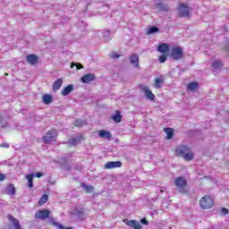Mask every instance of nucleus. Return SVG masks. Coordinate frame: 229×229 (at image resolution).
<instances>
[{
    "mask_svg": "<svg viewBox=\"0 0 229 229\" xmlns=\"http://www.w3.org/2000/svg\"><path fill=\"white\" fill-rule=\"evenodd\" d=\"M114 123H121L123 121V115H121V111L116 110L115 114L111 117Z\"/></svg>",
    "mask_w": 229,
    "mask_h": 229,
    "instance_id": "393cba45",
    "label": "nucleus"
},
{
    "mask_svg": "<svg viewBox=\"0 0 229 229\" xmlns=\"http://www.w3.org/2000/svg\"><path fill=\"white\" fill-rule=\"evenodd\" d=\"M37 178H42V176H44V174L42 172H38L35 174Z\"/></svg>",
    "mask_w": 229,
    "mask_h": 229,
    "instance_id": "4c0bfd02",
    "label": "nucleus"
},
{
    "mask_svg": "<svg viewBox=\"0 0 229 229\" xmlns=\"http://www.w3.org/2000/svg\"><path fill=\"white\" fill-rule=\"evenodd\" d=\"M78 216H79V217H81V219H83V217H85V214H83V212H81V211L78 212Z\"/></svg>",
    "mask_w": 229,
    "mask_h": 229,
    "instance_id": "a19ab883",
    "label": "nucleus"
},
{
    "mask_svg": "<svg viewBox=\"0 0 229 229\" xmlns=\"http://www.w3.org/2000/svg\"><path fill=\"white\" fill-rule=\"evenodd\" d=\"M158 30H159L157 27H150L148 30V35H151V33H157Z\"/></svg>",
    "mask_w": 229,
    "mask_h": 229,
    "instance_id": "72a5a7b5",
    "label": "nucleus"
},
{
    "mask_svg": "<svg viewBox=\"0 0 229 229\" xmlns=\"http://www.w3.org/2000/svg\"><path fill=\"white\" fill-rule=\"evenodd\" d=\"M157 6L160 10V12H169V6L167 4L157 3Z\"/></svg>",
    "mask_w": 229,
    "mask_h": 229,
    "instance_id": "c85d7f7f",
    "label": "nucleus"
},
{
    "mask_svg": "<svg viewBox=\"0 0 229 229\" xmlns=\"http://www.w3.org/2000/svg\"><path fill=\"white\" fill-rule=\"evenodd\" d=\"M49 201V196L47 194H44L38 202V207H42L43 205H46Z\"/></svg>",
    "mask_w": 229,
    "mask_h": 229,
    "instance_id": "bb28decb",
    "label": "nucleus"
},
{
    "mask_svg": "<svg viewBox=\"0 0 229 229\" xmlns=\"http://www.w3.org/2000/svg\"><path fill=\"white\" fill-rule=\"evenodd\" d=\"M131 64L134 65L137 69H140V64H139V55L131 54L130 55Z\"/></svg>",
    "mask_w": 229,
    "mask_h": 229,
    "instance_id": "f8f14e48",
    "label": "nucleus"
},
{
    "mask_svg": "<svg viewBox=\"0 0 229 229\" xmlns=\"http://www.w3.org/2000/svg\"><path fill=\"white\" fill-rule=\"evenodd\" d=\"M211 67H212V69H214L215 71H217V69H221V67H223V61H221L220 59H216V60L213 61V63L211 64Z\"/></svg>",
    "mask_w": 229,
    "mask_h": 229,
    "instance_id": "5701e85b",
    "label": "nucleus"
},
{
    "mask_svg": "<svg viewBox=\"0 0 229 229\" xmlns=\"http://www.w3.org/2000/svg\"><path fill=\"white\" fill-rule=\"evenodd\" d=\"M158 60L160 64H165V61L167 60V54L159 55Z\"/></svg>",
    "mask_w": 229,
    "mask_h": 229,
    "instance_id": "473e14b6",
    "label": "nucleus"
},
{
    "mask_svg": "<svg viewBox=\"0 0 229 229\" xmlns=\"http://www.w3.org/2000/svg\"><path fill=\"white\" fill-rule=\"evenodd\" d=\"M110 57H111V58H114V59H117V58H121V55L115 54V53H112V54L110 55Z\"/></svg>",
    "mask_w": 229,
    "mask_h": 229,
    "instance_id": "c9c22d12",
    "label": "nucleus"
},
{
    "mask_svg": "<svg viewBox=\"0 0 229 229\" xmlns=\"http://www.w3.org/2000/svg\"><path fill=\"white\" fill-rule=\"evenodd\" d=\"M62 85H64V80L57 79L52 86L54 92H57V90H60L62 89Z\"/></svg>",
    "mask_w": 229,
    "mask_h": 229,
    "instance_id": "2eb2a0df",
    "label": "nucleus"
},
{
    "mask_svg": "<svg viewBox=\"0 0 229 229\" xmlns=\"http://www.w3.org/2000/svg\"><path fill=\"white\" fill-rule=\"evenodd\" d=\"M199 88V84L196 81H191L187 85L188 90H191V92L198 90Z\"/></svg>",
    "mask_w": 229,
    "mask_h": 229,
    "instance_id": "b1692460",
    "label": "nucleus"
},
{
    "mask_svg": "<svg viewBox=\"0 0 229 229\" xmlns=\"http://www.w3.org/2000/svg\"><path fill=\"white\" fill-rule=\"evenodd\" d=\"M49 217H51V211L49 209H39L35 214V219L45 221V219H49Z\"/></svg>",
    "mask_w": 229,
    "mask_h": 229,
    "instance_id": "0eeeda50",
    "label": "nucleus"
},
{
    "mask_svg": "<svg viewBox=\"0 0 229 229\" xmlns=\"http://www.w3.org/2000/svg\"><path fill=\"white\" fill-rule=\"evenodd\" d=\"M74 65H76L77 69L80 70V69H83V64H72L71 67H74Z\"/></svg>",
    "mask_w": 229,
    "mask_h": 229,
    "instance_id": "f704fd0d",
    "label": "nucleus"
},
{
    "mask_svg": "<svg viewBox=\"0 0 229 229\" xmlns=\"http://www.w3.org/2000/svg\"><path fill=\"white\" fill-rule=\"evenodd\" d=\"M6 175H4V174H0V182H3L4 180H5Z\"/></svg>",
    "mask_w": 229,
    "mask_h": 229,
    "instance_id": "79ce46f5",
    "label": "nucleus"
},
{
    "mask_svg": "<svg viewBox=\"0 0 229 229\" xmlns=\"http://www.w3.org/2000/svg\"><path fill=\"white\" fill-rule=\"evenodd\" d=\"M43 103H45V105H51V103H53V96L48 94L44 95Z\"/></svg>",
    "mask_w": 229,
    "mask_h": 229,
    "instance_id": "cd10ccee",
    "label": "nucleus"
},
{
    "mask_svg": "<svg viewBox=\"0 0 229 229\" xmlns=\"http://www.w3.org/2000/svg\"><path fill=\"white\" fill-rule=\"evenodd\" d=\"M157 51H159V53H163V55L169 53V45L166 43L160 44L157 47Z\"/></svg>",
    "mask_w": 229,
    "mask_h": 229,
    "instance_id": "6ab92c4d",
    "label": "nucleus"
},
{
    "mask_svg": "<svg viewBox=\"0 0 229 229\" xmlns=\"http://www.w3.org/2000/svg\"><path fill=\"white\" fill-rule=\"evenodd\" d=\"M7 219L13 223L14 229H22L19 219L13 217L12 215H7Z\"/></svg>",
    "mask_w": 229,
    "mask_h": 229,
    "instance_id": "ddd939ff",
    "label": "nucleus"
},
{
    "mask_svg": "<svg viewBox=\"0 0 229 229\" xmlns=\"http://www.w3.org/2000/svg\"><path fill=\"white\" fill-rule=\"evenodd\" d=\"M96 80V75L94 73H88L81 77V81L82 83H90V81H94Z\"/></svg>",
    "mask_w": 229,
    "mask_h": 229,
    "instance_id": "9b49d317",
    "label": "nucleus"
},
{
    "mask_svg": "<svg viewBox=\"0 0 229 229\" xmlns=\"http://www.w3.org/2000/svg\"><path fill=\"white\" fill-rule=\"evenodd\" d=\"M191 10H192V8L189 7V5L180 3L178 7V16L191 19Z\"/></svg>",
    "mask_w": 229,
    "mask_h": 229,
    "instance_id": "423d86ee",
    "label": "nucleus"
},
{
    "mask_svg": "<svg viewBox=\"0 0 229 229\" xmlns=\"http://www.w3.org/2000/svg\"><path fill=\"white\" fill-rule=\"evenodd\" d=\"M33 178H35V174H29L26 175V180H28L29 189H33Z\"/></svg>",
    "mask_w": 229,
    "mask_h": 229,
    "instance_id": "a878e982",
    "label": "nucleus"
},
{
    "mask_svg": "<svg viewBox=\"0 0 229 229\" xmlns=\"http://www.w3.org/2000/svg\"><path fill=\"white\" fill-rule=\"evenodd\" d=\"M73 125L76 126V128H81V126H85V122L81 120H75L73 122Z\"/></svg>",
    "mask_w": 229,
    "mask_h": 229,
    "instance_id": "2f4dec72",
    "label": "nucleus"
},
{
    "mask_svg": "<svg viewBox=\"0 0 229 229\" xmlns=\"http://www.w3.org/2000/svg\"><path fill=\"white\" fill-rule=\"evenodd\" d=\"M174 184L175 186V191H178L180 194H188L189 188L187 184V179L183 176H179L175 178Z\"/></svg>",
    "mask_w": 229,
    "mask_h": 229,
    "instance_id": "f03ea898",
    "label": "nucleus"
},
{
    "mask_svg": "<svg viewBox=\"0 0 229 229\" xmlns=\"http://www.w3.org/2000/svg\"><path fill=\"white\" fill-rule=\"evenodd\" d=\"M227 114H229V111H227Z\"/></svg>",
    "mask_w": 229,
    "mask_h": 229,
    "instance_id": "c03bdc74",
    "label": "nucleus"
},
{
    "mask_svg": "<svg viewBox=\"0 0 229 229\" xmlns=\"http://www.w3.org/2000/svg\"><path fill=\"white\" fill-rule=\"evenodd\" d=\"M123 222L125 223V225H127V226H130L131 228L142 229V225L137 220L123 219Z\"/></svg>",
    "mask_w": 229,
    "mask_h": 229,
    "instance_id": "6e6552de",
    "label": "nucleus"
},
{
    "mask_svg": "<svg viewBox=\"0 0 229 229\" xmlns=\"http://www.w3.org/2000/svg\"><path fill=\"white\" fill-rule=\"evenodd\" d=\"M81 140H85V138L82 134L77 135L75 138H72L69 140V142L72 144V146H76L77 144H80Z\"/></svg>",
    "mask_w": 229,
    "mask_h": 229,
    "instance_id": "dca6fc26",
    "label": "nucleus"
},
{
    "mask_svg": "<svg viewBox=\"0 0 229 229\" xmlns=\"http://www.w3.org/2000/svg\"><path fill=\"white\" fill-rule=\"evenodd\" d=\"M123 163L121 161H109L105 164L104 169H116L117 167H122Z\"/></svg>",
    "mask_w": 229,
    "mask_h": 229,
    "instance_id": "1a4fd4ad",
    "label": "nucleus"
},
{
    "mask_svg": "<svg viewBox=\"0 0 229 229\" xmlns=\"http://www.w3.org/2000/svg\"><path fill=\"white\" fill-rule=\"evenodd\" d=\"M160 192H164V190H161Z\"/></svg>",
    "mask_w": 229,
    "mask_h": 229,
    "instance_id": "37998d69",
    "label": "nucleus"
},
{
    "mask_svg": "<svg viewBox=\"0 0 229 229\" xmlns=\"http://www.w3.org/2000/svg\"><path fill=\"white\" fill-rule=\"evenodd\" d=\"M72 90H74V86L70 84L62 89L61 94L62 96H69Z\"/></svg>",
    "mask_w": 229,
    "mask_h": 229,
    "instance_id": "aec40b11",
    "label": "nucleus"
},
{
    "mask_svg": "<svg viewBox=\"0 0 229 229\" xmlns=\"http://www.w3.org/2000/svg\"><path fill=\"white\" fill-rule=\"evenodd\" d=\"M175 155H177V157H182L187 162H191V160L194 158V153H192L191 148L186 145H179L176 147Z\"/></svg>",
    "mask_w": 229,
    "mask_h": 229,
    "instance_id": "f257e3e1",
    "label": "nucleus"
},
{
    "mask_svg": "<svg viewBox=\"0 0 229 229\" xmlns=\"http://www.w3.org/2000/svg\"><path fill=\"white\" fill-rule=\"evenodd\" d=\"M26 60L30 65H35V64H38V56L35 54H30L26 56Z\"/></svg>",
    "mask_w": 229,
    "mask_h": 229,
    "instance_id": "9d476101",
    "label": "nucleus"
},
{
    "mask_svg": "<svg viewBox=\"0 0 229 229\" xmlns=\"http://www.w3.org/2000/svg\"><path fill=\"white\" fill-rule=\"evenodd\" d=\"M15 192H17L15 186L13 183L8 184L5 189V193L7 196H15Z\"/></svg>",
    "mask_w": 229,
    "mask_h": 229,
    "instance_id": "f3484780",
    "label": "nucleus"
},
{
    "mask_svg": "<svg viewBox=\"0 0 229 229\" xmlns=\"http://www.w3.org/2000/svg\"><path fill=\"white\" fill-rule=\"evenodd\" d=\"M215 205L216 202L210 195H205L199 199V207L202 208L203 210H209V208H213Z\"/></svg>",
    "mask_w": 229,
    "mask_h": 229,
    "instance_id": "7ed1b4c3",
    "label": "nucleus"
},
{
    "mask_svg": "<svg viewBox=\"0 0 229 229\" xmlns=\"http://www.w3.org/2000/svg\"><path fill=\"white\" fill-rule=\"evenodd\" d=\"M141 89L145 92L146 98H148L150 101L155 100V94H153V92L148 89V86H143Z\"/></svg>",
    "mask_w": 229,
    "mask_h": 229,
    "instance_id": "4468645a",
    "label": "nucleus"
},
{
    "mask_svg": "<svg viewBox=\"0 0 229 229\" xmlns=\"http://www.w3.org/2000/svg\"><path fill=\"white\" fill-rule=\"evenodd\" d=\"M98 135L100 139H107V140H110L112 139V133L108 131L101 130L98 131Z\"/></svg>",
    "mask_w": 229,
    "mask_h": 229,
    "instance_id": "412c9836",
    "label": "nucleus"
},
{
    "mask_svg": "<svg viewBox=\"0 0 229 229\" xmlns=\"http://www.w3.org/2000/svg\"><path fill=\"white\" fill-rule=\"evenodd\" d=\"M140 223H141L142 225H149V223L148 222V220H147L146 218H142V219L140 220Z\"/></svg>",
    "mask_w": 229,
    "mask_h": 229,
    "instance_id": "58836bf2",
    "label": "nucleus"
},
{
    "mask_svg": "<svg viewBox=\"0 0 229 229\" xmlns=\"http://www.w3.org/2000/svg\"><path fill=\"white\" fill-rule=\"evenodd\" d=\"M221 212L224 216H226L228 214V208H222Z\"/></svg>",
    "mask_w": 229,
    "mask_h": 229,
    "instance_id": "e433bc0d",
    "label": "nucleus"
},
{
    "mask_svg": "<svg viewBox=\"0 0 229 229\" xmlns=\"http://www.w3.org/2000/svg\"><path fill=\"white\" fill-rule=\"evenodd\" d=\"M82 189H84L86 191V192L89 193V192H94V186H89L87 184H82L81 185Z\"/></svg>",
    "mask_w": 229,
    "mask_h": 229,
    "instance_id": "7c9ffc66",
    "label": "nucleus"
},
{
    "mask_svg": "<svg viewBox=\"0 0 229 229\" xmlns=\"http://www.w3.org/2000/svg\"><path fill=\"white\" fill-rule=\"evenodd\" d=\"M154 81L157 89H160V87H162V83H164V79L156 78Z\"/></svg>",
    "mask_w": 229,
    "mask_h": 229,
    "instance_id": "c756f323",
    "label": "nucleus"
},
{
    "mask_svg": "<svg viewBox=\"0 0 229 229\" xmlns=\"http://www.w3.org/2000/svg\"><path fill=\"white\" fill-rule=\"evenodd\" d=\"M185 56L183 54V48L182 47H173L170 50V58L174 62H180Z\"/></svg>",
    "mask_w": 229,
    "mask_h": 229,
    "instance_id": "20e7f679",
    "label": "nucleus"
},
{
    "mask_svg": "<svg viewBox=\"0 0 229 229\" xmlns=\"http://www.w3.org/2000/svg\"><path fill=\"white\" fill-rule=\"evenodd\" d=\"M163 131H165V133L166 134V139L168 140H171V139H173V137H174V130H173V128H171V127L164 128Z\"/></svg>",
    "mask_w": 229,
    "mask_h": 229,
    "instance_id": "a211bd4d",
    "label": "nucleus"
},
{
    "mask_svg": "<svg viewBox=\"0 0 229 229\" xmlns=\"http://www.w3.org/2000/svg\"><path fill=\"white\" fill-rule=\"evenodd\" d=\"M0 148H10V145H9L8 143H2V144L0 145Z\"/></svg>",
    "mask_w": 229,
    "mask_h": 229,
    "instance_id": "ea45409f",
    "label": "nucleus"
},
{
    "mask_svg": "<svg viewBox=\"0 0 229 229\" xmlns=\"http://www.w3.org/2000/svg\"><path fill=\"white\" fill-rule=\"evenodd\" d=\"M49 223H50V225H52V226H55L56 228H59V229H72V227L64 226L62 224L56 222V220H55V218H50Z\"/></svg>",
    "mask_w": 229,
    "mask_h": 229,
    "instance_id": "4be33fe9",
    "label": "nucleus"
},
{
    "mask_svg": "<svg viewBox=\"0 0 229 229\" xmlns=\"http://www.w3.org/2000/svg\"><path fill=\"white\" fill-rule=\"evenodd\" d=\"M58 137V131L55 128L47 131L46 135L43 136V142L45 144H51V142H56V139Z\"/></svg>",
    "mask_w": 229,
    "mask_h": 229,
    "instance_id": "39448f33",
    "label": "nucleus"
}]
</instances>
